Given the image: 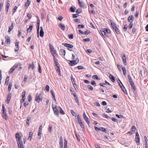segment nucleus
I'll list each match as a JSON object with an SVG mask.
<instances>
[{"instance_id":"nucleus-1","label":"nucleus","mask_w":148,"mask_h":148,"mask_svg":"<svg viewBox=\"0 0 148 148\" xmlns=\"http://www.w3.org/2000/svg\"><path fill=\"white\" fill-rule=\"evenodd\" d=\"M21 135H22V134ZM21 135H20L18 133H16L15 134V137L16 139L17 144L23 143L22 140Z\"/></svg>"},{"instance_id":"nucleus-2","label":"nucleus","mask_w":148,"mask_h":148,"mask_svg":"<svg viewBox=\"0 0 148 148\" xmlns=\"http://www.w3.org/2000/svg\"><path fill=\"white\" fill-rule=\"evenodd\" d=\"M52 106L55 114L57 116H58L59 115L58 111L59 110L58 107H60L57 106L54 107L53 104L52 105Z\"/></svg>"},{"instance_id":"nucleus-3","label":"nucleus","mask_w":148,"mask_h":148,"mask_svg":"<svg viewBox=\"0 0 148 148\" xmlns=\"http://www.w3.org/2000/svg\"><path fill=\"white\" fill-rule=\"evenodd\" d=\"M70 63L69 64L71 66H73L77 64L79 61V60L78 58H76L75 60H72L69 61Z\"/></svg>"},{"instance_id":"nucleus-4","label":"nucleus","mask_w":148,"mask_h":148,"mask_svg":"<svg viewBox=\"0 0 148 148\" xmlns=\"http://www.w3.org/2000/svg\"><path fill=\"white\" fill-rule=\"evenodd\" d=\"M49 47L50 48V50L51 52V53L52 56L54 57H55L56 54V50L54 49L53 47L50 44L49 45Z\"/></svg>"},{"instance_id":"nucleus-5","label":"nucleus","mask_w":148,"mask_h":148,"mask_svg":"<svg viewBox=\"0 0 148 148\" xmlns=\"http://www.w3.org/2000/svg\"><path fill=\"white\" fill-rule=\"evenodd\" d=\"M42 98L41 97H40L39 94L37 93L36 95L35 100L38 102H39L40 101H42Z\"/></svg>"},{"instance_id":"nucleus-6","label":"nucleus","mask_w":148,"mask_h":148,"mask_svg":"<svg viewBox=\"0 0 148 148\" xmlns=\"http://www.w3.org/2000/svg\"><path fill=\"white\" fill-rule=\"evenodd\" d=\"M42 125H41L39 128V130H38V138L39 139H40L41 138V134L42 132Z\"/></svg>"},{"instance_id":"nucleus-7","label":"nucleus","mask_w":148,"mask_h":148,"mask_svg":"<svg viewBox=\"0 0 148 148\" xmlns=\"http://www.w3.org/2000/svg\"><path fill=\"white\" fill-rule=\"evenodd\" d=\"M11 96L12 94L11 93H9L7 97V99L5 101L7 104L9 103Z\"/></svg>"},{"instance_id":"nucleus-8","label":"nucleus","mask_w":148,"mask_h":148,"mask_svg":"<svg viewBox=\"0 0 148 148\" xmlns=\"http://www.w3.org/2000/svg\"><path fill=\"white\" fill-rule=\"evenodd\" d=\"M62 45H64L65 47H67L69 48H72L73 47V45L70 44H68L67 43H63Z\"/></svg>"},{"instance_id":"nucleus-9","label":"nucleus","mask_w":148,"mask_h":148,"mask_svg":"<svg viewBox=\"0 0 148 148\" xmlns=\"http://www.w3.org/2000/svg\"><path fill=\"white\" fill-rule=\"evenodd\" d=\"M122 60L123 62V64L124 65L126 64V55L125 54H123V56L122 57Z\"/></svg>"},{"instance_id":"nucleus-10","label":"nucleus","mask_w":148,"mask_h":148,"mask_svg":"<svg viewBox=\"0 0 148 148\" xmlns=\"http://www.w3.org/2000/svg\"><path fill=\"white\" fill-rule=\"evenodd\" d=\"M58 26L62 30L64 31L65 30V27L64 24L60 23L58 24Z\"/></svg>"},{"instance_id":"nucleus-11","label":"nucleus","mask_w":148,"mask_h":148,"mask_svg":"<svg viewBox=\"0 0 148 148\" xmlns=\"http://www.w3.org/2000/svg\"><path fill=\"white\" fill-rule=\"evenodd\" d=\"M40 35L41 37H42L44 36V32L43 31V29L42 27H40Z\"/></svg>"},{"instance_id":"nucleus-12","label":"nucleus","mask_w":148,"mask_h":148,"mask_svg":"<svg viewBox=\"0 0 148 148\" xmlns=\"http://www.w3.org/2000/svg\"><path fill=\"white\" fill-rule=\"evenodd\" d=\"M17 65L14 66L9 71V73H12L14 70L17 68Z\"/></svg>"},{"instance_id":"nucleus-13","label":"nucleus","mask_w":148,"mask_h":148,"mask_svg":"<svg viewBox=\"0 0 148 148\" xmlns=\"http://www.w3.org/2000/svg\"><path fill=\"white\" fill-rule=\"evenodd\" d=\"M63 143L62 138L61 137L60 139V148H63Z\"/></svg>"},{"instance_id":"nucleus-14","label":"nucleus","mask_w":148,"mask_h":148,"mask_svg":"<svg viewBox=\"0 0 148 148\" xmlns=\"http://www.w3.org/2000/svg\"><path fill=\"white\" fill-rule=\"evenodd\" d=\"M6 40H5V42L6 44H10V38L9 36H7L5 37Z\"/></svg>"},{"instance_id":"nucleus-15","label":"nucleus","mask_w":148,"mask_h":148,"mask_svg":"<svg viewBox=\"0 0 148 148\" xmlns=\"http://www.w3.org/2000/svg\"><path fill=\"white\" fill-rule=\"evenodd\" d=\"M101 131L106 133H107L109 132L108 129L107 128H104L103 127H101Z\"/></svg>"},{"instance_id":"nucleus-16","label":"nucleus","mask_w":148,"mask_h":148,"mask_svg":"<svg viewBox=\"0 0 148 148\" xmlns=\"http://www.w3.org/2000/svg\"><path fill=\"white\" fill-rule=\"evenodd\" d=\"M112 28L115 30V32L116 33V34H120L119 32L118 29V28L116 26V25H115L114 27H113Z\"/></svg>"},{"instance_id":"nucleus-17","label":"nucleus","mask_w":148,"mask_h":148,"mask_svg":"<svg viewBox=\"0 0 148 148\" xmlns=\"http://www.w3.org/2000/svg\"><path fill=\"white\" fill-rule=\"evenodd\" d=\"M35 67L34 64L32 63V64H29L28 69L31 68L32 70H34Z\"/></svg>"},{"instance_id":"nucleus-18","label":"nucleus","mask_w":148,"mask_h":148,"mask_svg":"<svg viewBox=\"0 0 148 148\" xmlns=\"http://www.w3.org/2000/svg\"><path fill=\"white\" fill-rule=\"evenodd\" d=\"M77 121V123H79L82 128H84V126L83 123L82 122V121Z\"/></svg>"},{"instance_id":"nucleus-19","label":"nucleus","mask_w":148,"mask_h":148,"mask_svg":"<svg viewBox=\"0 0 148 148\" xmlns=\"http://www.w3.org/2000/svg\"><path fill=\"white\" fill-rule=\"evenodd\" d=\"M109 77L110 79L112 82H115V79L112 75L110 74L109 75Z\"/></svg>"},{"instance_id":"nucleus-20","label":"nucleus","mask_w":148,"mask_h":148,"mask_svg":"<svg viewBox=\"0 0 148 148\" xmlns=\"http://www.w3.org/2000/svg\"><path fill=\"white\" fill-rule=\"evenodd\" d=\"M101 32L102 35L104 37H107V35L106 34V32L103 30V29L102 30H101Z\"/></svg>"},{"instance_id":"nucleus-21","label":"nucleus","mask_w":148,"mask_h":148,"mask_svg":"<svg viewBox=\"0 0 148 148\" xmlns=\"http://www.w3.org/2000/svg\"><path fill=\"white\" fill-rule=\"evenodd\" d=\"M140 73L142 76H145L146 74V71L145 70L143 69L140 71Z\"/></svg>"},{"instance_id":"nucleus-22","label":"nucleus","mask_w":148,"mask_h":148,"mask_svg":"<svg viewBox=\"0 0 148 148\" xmlns=\"http://www.w3.org/2000/svg\"><path fill=\"white\" fill-rule=\"evenodd\" d=\"M3 112V116L4 118V119L5 120H7L8 119V117L7 116L5 112V111H2Z\"/></svg>"},{"instance_id":"nucleus-23","label":"nucleus","mask_w":148,"mask_h":148,"mask_svg":"<svg viewBox=\"0 0 148 148\" xmlns=\"http://www.w3.org/2000/svg\"><path fill=\"white\" fill-rule=\"evenodd\" d=\"M3 112V116L4 118V119L5 120H7L8 119V117L7 116L5 112V111H2Z\"/></svg>"},{"instance_id":"nucleus-24","label":"nucleus","mask_w":148,"mask_h":148,"mask_svg":"<svg viewBox=\"0 0 148 148\" xmlns=\"http://www.w3.org/2000/svg\"><path fill=\"white\" fill-rule=\"evenodd\" d=\"M134 19V17L132 16H130L128 19V21L129 22H130V23H131V21H132Z\"/></svg>"},{"instance_id":"nucleus-25","label":"nucleus","mask_w":148,"mask_h":148,"mask_svg":"<svg viewBox=\"0 0 148 148\" xmlns=\"http://www.w3.org/2000/svg\"><path fill=\"white\" fill-rule=\"evenodd\" d=\"M30 4V0H27V1L25 2V6L26 7V8L28 7Z\"/></svg>"},{"instance_id":"nucleus-26","label":"nucleus","mask_w":148,"mask_h":148,"mask_svg":"<svg viewBox=\"0 0 148 148\" xmlns=\"http://www.w3.org/2000/svg\"><path fill=\"white\" fill-rule=\"evenodd\" d=\"M57 66V69L56 70V71L58 73V74L60 75V67L58 66V64H56Z\"/></svg>"},{"instance_id":"nucleus-27","label":"nucleus","mask_w":148,"mask_h":148,"mask_svg":"<svg viewBox=\"0 0 148 148\" xmlns=\"http://www.w3.org/2000/svg\"><path fill=\"white\" fill-rule=\"evenodd\" d=\"M12 86V83H10L9 84L8 88V90L9 92L11 90Z\"/></svg>"},{"instance_id":"nucleus-28","label":"nucleus","mask_w":148,"mask_h":148,"mask_svg":"<svg viewBox=\"0 0 148 148\" xmlns=\"http://www.w3.org/2000/svg\"><path fill=\"white\" fill-rule=\"evenodd\" d=\"M79 5L81 7L83 8H86V6L84 5L83 2H81Z\"/></svg>"},{"instance_id":"nucleus-29","label":"nucleus","mask_w":148,"mask_h":148,"mask_svg":"<svg viewBox=\"0 0 148 148\" xmlns=\"http://www.w3.org/2000/svg\"><path fill=\"white\" fill-rule=\"evenodd\" d=\"M10 4L9 3H8L6 5L5 7V10L6 11V13H7L8 12V9L10 7Z\"/></svg>"},{"instance_id":"nucleus-30","label":"nucleus","mask_w":148,"mask_h":148,"mask_svg":"<svg viewBox=\"0 0 148 148\" xmlns=\"http://www.w3.org/2000/svg\"><path fill=\"white\" fill-rule=\"evenodd\" d=\"M60 113L62 114H64L65 113L64 112V111L62 110V109L60 107H58Z\"/></svg>"},{"instance_id":"nucleus-31","label":"nucleus","mask_w":148,"mask_h":148,"mask_svg":"<svg viewBox=\"0 0 148 148\" xmlns=\"http://www.w3.org/2000/svg\"><path fill=\"white\" fill-rule=\"evenodd\" d=\"M123 75L125 76L126 74L125 68V67H123L122 68Z\"/></svg>"},{"instance_id":"nucleus-32","label":"nucleus","mask_w":148,"mask_h":148,"mask_svg":"<svg viewBox=\"0 0 148 148\" xmlns=\"http://www.w3.org/2000/svg\"><path fill=\"white\" fill-rule=\"evenodd\" d=\"M33 135V133L32 132H30L29 133V136L28 137V139H30V140H31L32 138Z\"/></svg>"},{"instance_id":"nucleus-33","label":"nucleus","mask_w":148,"mask_h":148,"mask_svg":"<svg viewBox=\"0 0 148 148\" xmlns=\"http://www.w3.org/2000/svg\"><path fill=\"white\" fill-rule=\"evenodd\" d=\"M103 29V30H104L105 32H106L107 33L110 34L111 33L109 29L104 28Z\"/></svg>"},{"instance_id":"nucleus-34","label":"nucleus","mask_w":148,"mask_h":148,"mask_svg":"<svg viewBox=\"0 0 148 148\" xmlns=\"http://www.w3.org/2000/svg\"><path fill=\"white\" fill-rule=\"evenodd\" d=\"M33 26L30 25L29 26V27L27 29V31L29 32H30L32 29Z\"/></svg>"},{"instance_id":"nucleus-35","label":"nucleus","mask_w":148,"mask_h":148,"mask_svg":"<svg viewBox=\"0 0 148 148\" xmlns=\"http://www.w3.org/2000/svg\"><path fill=\"white\" fill-rule=\"evenodd\" d=\"M132 89L133 91L135 93L136 91V88H135L134 84L131 85Z\"/></svg>"},{"instance_id":"nucleus-36","label":"nucleus","mask_w":148,"mask_h":148,"mask_svg":"<svg viewBox=\"0 0 148 148\" xmlns=\"http://www.w3.org/2000/svg\"><path fill=\"white\" fill-rule=\"evenodd\" d=\"M51 94L53 97L54 98V99L55 101H56V98H55V94H54L53 91L52 90H51Z\"/></svg>"},{"instance_id":"nucleus-37","label":"nucleus","mask_w":148,"mask_h":148,"mask_svg":"<svg viewBox=\"0 0 148 148\" xmlns=\"http://www.w3.org/2000/svg\"><path fill=\"white\" fill-rule=\"evenodd\" d=\"M71 78L72 81V83L73 85H76V84L75 82V81L74 79L73 78V76L72 75H71Z\"/></svg>"},{"instance_id":"nucleus-38","label":"nucleus","mask_w":148,"mask_h":148,"mask_svg":"<svg viewBox=\"0 0 148 148\" xmlns=\"http://www.w3.org/2000/svg\"><path fill=\"white\" fill-rule=\"evenodd\" d=\"M92 115L95 118H98V119H99V116L98 115L94 112H92Z\"/></svg>"},{"instance_id":"nucleus-39","label":"nucleus","mask_w":148,"mask_h":148,"mask_svg":"<svg viewBox=\"0 0 148 148\" xmlns=\"http://www.w3.org/2000/svg\"><path fill=\"white\" fill-rule=\"evenodd\" d=\"M60 51L62 53V55L64 56L65 55L66 53V51L65 50L62 49H60Z\"/></svg>"},{"instance_id":"nucleus-40","label":"nucleus","mask_w":148,"mask_h":148,"mask_svg":"<svg viewBox=\"0 0 148 148\" xmlns=\"http://www.w3.org/2000/svg\"><path fill=\"white\" fill-rule=\"evenodd\" d=\"M121 89L123 91V92L125 93V94H127V91L125 88V87L123 86V87H122V88H121Z\"/></svg>"},{"instance_id":"nucleus-41","label":"nucleus","mask_w":148,"mask_h":148,"mask_svg":"<svg viewBox=\"0 0 148 148\" xmlns=\"http://www.w3.org/2000/svg\"><path fill=\"white\" fill-rule=\"evenodd\" d=\"M17 7L16 6L14 7V8L13 10L12 11V15H13L14 14V13L15 12L16 10L17 9Z\"/></svg>"},{"instance_id":"nucleus-42","label":"nucleus","mask_w":148,"mask_h":148,"mask_svg":"<svg viewBox=\"0 0 148 148\" xmlns=\"http://www.w3.org/2000/svg\"><path fill=\"white\" fill-rule=\"evenodd\" d=\"M75 8L73 6H71L70 9L71 11L72 12H74L75 10Z\"/></svg>"},{"instance_id":"nucleus-43","label":"nucleus","mask_w":148,"mask_h":148,"mask_svg":"<svg viewBox=\"0 0 148 148\" xmlns=\"http://www.w3.org/2000/svg\"><path fill=\"white\" fill-rule=\"evenodd\" d=\"M87 88L90 90H92L93 89V88L90 85H88L87 86Z\"/></svg>"},{"instance_id":"nucleus-44","label":"nucleus","mask_w":148,"mask_h":148,"mask_svg":"<svg viewBox=\"0 0 148 148\" xmlns=\"http://www.w3.org/2000/svg\"><path fill=\"white\" fill-rule=\"evenodd\" d=\"M92 78L94 79H97L99 80H100V78H99L97 76V75H93L92 76Z\"/></svg>"},{"instance_id":"nucleus-45","label":"nucleus","mask_w":148,"mask_h":148,"mask_svg":"<svg viewBox=\"0 0 148 148\" xmlns=\"http://www.w3.org/2000/svg\"><path fill=\"white\" fill-rule=\"evenodd\" d=\"M17 145L18 147V148H24L23 143Z\"/></svg>"},{"instance_id":"nucleus-46","label":"nucleus","mask_w":148,"mask_h":148,"mask_svg":"<svg viewBox=\"0 0 148 148\" xmlns=\"http://www.w3.org/2000/svg\"><path fill=\"white\" fill-rule=\"evenodd\" d=\"M83 117L85 120H87L88 119V118L86 116V114L84 112V114H83Z\"/></svg>"},{"instance_id":"nucleus-47","label":"nucleus","mask_w":148,"mask_h":148,"mask_svg":"<svg viewBox=\"0 0 148 148\" xmlns=\"http://www.w3.org/2000/svg\"><path fill=\"white\" fill-rule=\"evenodd\" d=\"M13 28V26H11L9 27V29L8 31V32H10L12 30Z\"/></svg>"},{"instance_id":"nucleus-48","label":"nucleus","mask_w":148,"mask_h":148,"mask_svg":"<svg viewBox=\"0 0 148 148\" xmlns=\"http://www.w3.org/2000/svg\"><path fill=\"white\" fill-rule=\"evenodd\" d=\"M9 79V77H6V81L5 82V84H6L7 85H8V83Z\"/></svg>"},{"instance_id":"nucleus-49","label":"nucleus","mask_w":148,"mask_h":148,"mask_svg":"<svg viewBox=\"0 0 148 148\" xmlns=\"http://www.w3.org/2000/svg\"><path fill=\"white\" fill-rule=\"evenodd\" d=\"M135 139L137 143H139L140 140L139 136L136 137Z\"/></svg>"},{"instance_id":"nucleus-50","label":"nucleus","mask_w":148,"mask_h":148,"mask_svg":"<svg viewBox=\"0 0 148 148\" xmlns=\"http://www.w3.org/2000/svg\"><path fill=\"white\" fill-rule=\"evenodd\" d=\"M25 99V97H22L21 101V103H23L24 102Z\"/></svg>"},{"instance_id":"nucleus-51","label":"nucleus","mask_w":148,"mask_h":148,"mask_svg":"<svg viewBox=\"0 0 148 148\" xmlns=\"http://www.w3.org/2000/svg\"><path fill=\"white\" fill-rule=\"evenodd\" d=\"M127 27H128V26H127V25H124V28H123V29H124V31L125 32L127 30Z\"/></svg>"},{"instance_id":"nucleus-52","label":"nucleus","mask_w":148,"mask_h":148,"mask_svg":"<svg viewBox=\"0 0 148 148\" xmlns=\"http://www.w3.org/2000/svg\"><path fill=\"white\" fill-rule=\"evenodd\" d=\"M91 84L92 85L94 86H96L95 82L94 81H92L91 82Z\"/></svg>"},{"instance_id":"nucleus-53","label":"nucleus","mask_w":148,"mask_h":148,"mask_svg":"<svg viewBox=\"0 0 148 148\" xmlns=\"http://www.w3.org/2000/svg\"><path fill=\"white\" fill-rule=\"evenodd\" d=\"M84 34L86 35L88 34H89V30H87L86 31H85L84 32Z\"/></svg>"},{"instance_id":"nucleus-54","label":"nucleus","mask_w":148,"mask_h":148,"mask_svg":"<svg viewBox=\"0 0 148 148\" xmlns=\"http://www.w3.org/2000/svg\"><path fill=\"white\" fill-rule=\"evenodd\" d=\"M111 24L112 27L116 25L115 23L113 21H112V22H111Z\"/></svg>"},{"instance_id":"nucleus-55","label":"nucleus","mask_w":148,"mask_h":148,"mask_svg":"<svg viewBox=\"0 0 148 148\" xmlns=\"http://www.w3.org/2000/svg\"><path fill=\"white\" fill-rule=\"evenodd\" d=\"M116 116L117 117L119 118H123V116L121 115H118V114H116Z\"/></svg>"},{"instance_id":"nucleus-56","label":"nucleus","mask_w":148,"mask_h":148,"mask_svg":"<svg viewBox=\"0 0 148 148\" xmlns=\"http://www.w3.org/2000/svg\"><path fill=\"white\" fill-rule=\"evenodd\" d=\"M38 64V72L41 73L42 72L41 70V67L39 64Z\"/></svg>"},{"instance_id":"nucleus-57","label":"nucleus","mask_w":148,"mask_h":148,"mask_svg":"<svg viewBox=\"0 0 148 148\" xmlns=\"http://www.w3.org/2000/svg\"><path fill=\"white\" fill-rule=\"evenodd\" d=\"M103 117L106 118L107 119H108V118H109V117L108 116L106 115L105 114H103Z\"/></svg>"},{"instance_id":"nucleus-58","label":"nucleus","mask_w":148,"mask_h":148,"mask_svg":"<svg viewBox=\"0 0 148 148\" xmlns=\"http://www.w3.org/2000/svg\"><path fill=\"white\" fill-rule=\"evenodd\" d=\"M133 25V24L132 23H130V24L129 26L128 27V29H131L132 28V27Z\"/></svg>"},{"instance_id":"nucleus-59","label":"nucleus","mask_w":148,"mask_h":148,"mask_svg":"<svg viewBox=\"0 0 148 148\" xmlns=\"http://www.w3.org/2000/svg\"><path fill=\"white\" fill-rule=\"evenodd\" d=\"M127 77L129 82L133 80L130 75H128Z\"/></svg>"},{"instance_id":"nucleus-60","label":"nucleus","mask_w":148,"mask_h":148,"mask_svg":"<svg viewBox=\"0 0 148 148\" xmlns=\"http://www.w3.org/2000/svg\"><path fill=\"white\" fill-rule=\"evenodd\" d=\"M90 40V39L89 38H86L85 39H83V41L85 42L89 41Z\"/></svg>"},{"instance_id":"nucleus-61","label":"nucleus","mask_w":148,"mask_h":148,"mask_svg":"<svg viewBox=\"0 0 148 148\" xmlns=\"http://www.w3.org/2000/svg\"><path fill=\"white\" fill-rule=\"evenodd\" d=\"M45 89H46V90L47 92H49V86L48 85H46L45 87Z\"/></svg>"},{"instance_id":"nucleus-62","label":"nucleus","mask_w":148,"mask_h":148,"mask_svg":"<svg viewBox=\"0 0 148 148\" xmlns=\"http://www.w3.org/2000/svg\"><path fill=\"white\" fill-rule=\"evenodd\" d=\"M144 139L145 140V144L148 143V140L147 139V138L146 136H145L144 137Z\"/></svg>"},{"instance_id":"nucleus-63","label":"nucleus","mask_w":148,"mask_h":148,"mask_svg":"<svg viewBox=\"0 0 148 148\" xmlns=\"http://www.w3.org/2000/svg\"><path fill=\"white\" fill-rule=\"evenodd\" d=\"M131 130L132 131L135 132L136 130V127L134 126H133L132 127Z\"/></svg>"},{"instance_id":"nucleus-64","label":"nucleus","mask_w":148,"mask_h":148,"mask_svg":"<svg viewBox=\"0 0 148 148\" xmlns=\"http://www.w3.org/2000/svg\"><path fill=\"white\" fill-rule=\"evenodd\" d=\"M77 67L79 69H84L83 66H78Z\"/></svg>"}]
</instances>
